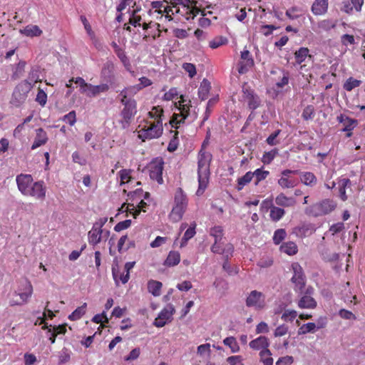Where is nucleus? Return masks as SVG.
Listing matches in <instances>:
<instances>
[{"instance_id":"obj_1","label":"nucleus","mask_w":365,"mask_h":365,"mask_svg":"<svg viewBox=\"0 0 365 365\" xmlns=\"http://www.w3.org/2000/svg\"><path fill=\"white\" fill-rule=\"evenodd\" d=\"M163 108L160 106H153L148 113V118L138 126V138L145 141L160 137L163 131Z\"/></svg>"},{"instance_id":"obj_2","label":"nucleus","mask_w":365,"mask_h":365,"mask_svg":"<svg viewBox=\"0 0 365 365\" xmlns=\"http://www.w3.org/2000/svg\"><path fill=\"white\" fill-rule=\"evenodd\" d=\"M133 97L134 95L124 88L118 96L123 106L119 114L120 119L118 120V123L123 129L128 128L130 126L137 113V102Z\"/></svg>"},{"instance_id":"obj_3","label":"nucleus","mask_w":365,"mask_h":365,"mask_svg":"<svg viewBox=\"0 0 365 365\" xmlns=\"http://www.w3.org/2000/svg\"><path fill=\"white\" fill-rule=\"evenodd\" d=\"M188 205L187 195L181 187H178L174 195V205L169 218L172 222H177L182 220Z\"/></svg>"},{"instance_id":"obj_4","label":"nucleus","mask_w":365,"mask_h":365,"mask_svg":"<svg viewBox=\"0 0 365 365\" xmlns=\"http://www.w3.org/2000/svg\"><path fill=\"white\" fill-rule=\"evenodd\" d=\"M203 155L204 153L200 155L197 163L198 188L196 191L197 196L203 195L209 182L210 166Z\"/></svg>"},{"instance_id":"obj_5","label":"nucleus","mask_w":365,"mask_h":365,"mask_svg":"<svg viewBox=\"0 0 365 365\" xmlns=\"http://www.w3.org/2000/svg\"><path fill=\"white\" fill-rule=\"evenodd\" d=\"M180 100L175 103L177 109L179 110L178 113H174L170 123L172 127L178 128V125L185 122V120L190 114V109L191 107L190 100L185 99L184 96H180Z\"/></svg>"},{"instance_id":"obj_6","label":"nucleus","mask_w":365,"mask_h":365,"mask_svg":"<svg viewBox=\"0 0 365 365\" xmlns=\"http://www.w3.org/2000/svg\"><path fill=\"white\" fill-rule=\"evenodd\" d=\"M34 82H36V81L32 79L29 81L26 80L19 83L14 90L10 103L15 107L21 106L26 101L27 94L32 88Z\"/></svg>"},{"instance_id":"obj_7","label":"nucleus","mask_w":365,"mask_h":365,"mask_svg":"<svg viewBox=\"0 0 365 365\" xmlns=\"http://www.w3.org/2000/svg\"><path fill=\"white\" fill-rule=\"evenodd\" d=\"M293 275L291 282L294 284V289L296 292H303L305 287L306 277L303 268L298 262H293L291 265Z\"/></svg>"},{"instance_id":"obj_8","label":"nucleus","mask_w":365,"mask_h":365,"mask_svg":"<svg viewBox=\"0 0 365 365\" xmlns=\"http://www.w3.org/2000/svg\"><path fill=\"white\" fill-rule=\"evenodd\" d=\"M164 162L162 158H155L148 165L149 175L151 180H155L158 184H163V170Z\"/></svg>"},{"instance_id":"obj_9","label":"nucleus","mask_w":365,"mask_h":365,"mask_svg":"<svg viewBox=\"0 0 365 365\" xmlns=\"http://www.w3.org/2000/svg\"><path fill=\"white\" fill-rule=\"evenodd\" d=\"M46 187L43 180L34 182L24 196L43 201L46 198Z\"/></svg>"},{"instance_id":"obj_10","label":"nucleus","mask_w":365,"mask_h":365,"mask_svg":"<svg viewBox=\"0 0 365 365\" xmlns=\"http://www.w3.org/2000/svg\"><path fill=\"white\" fill-rule=\"evenodd\" d=\"M336 207V204L334 200L325 199L319 203L313 205L312 210L314 216H319L330 213Z\"/></svg>"},{"instance_id":"obj_11","label":"nucleus","mask_w":365,"mask_h":365,"mask_svg":"<svg viewBox=\"0 0 365 365\" xmlns=\"http://www.w3.org/2000/svg\"><path fill=\"white\" fill-rule=\"evenodd\" d=\"M299 170L286 169L282 171L281 178L278 180V185L283 189L293 188L297 185V180L291 177V174L298 175Z\"/></svg>"},{"instance_id":"obj_12","label":"nucleus","mask_w":365,"mask_h":365,"mask_svg":"<svg viewBox=\"0 0 365 365\" xmlns=\"http://www.w3.org/2000/svg\"><path fill=\"white\" fill-rule=\"evenodd\" d=\"M255 65L254 59L250 52L244 49L241 51L240 61L238 63L237 71L240 74H245Z\"/></svg>"},{"instance_id":"obj_13","label":"nucleus","mask_w":365,"mask_h":365,"mask_svg":"<svg viewBox=\"0 0 365 365\" xmlns=\"http://www.w3.org/2000/svg\"><path fill=\"white\" fill-rule=\"evenodd\" d=\"M175 312V309L173 305L166 306L155 318L153 324L156 327H163L168 322H170L173 319V314Z\"/></svg>"},{"instance_id":"obj_14","label":"nucleus","mask_w":365,"mask_h":365,"mask_svg":"<svg viewBox=\"0 0 365 365\" xmlns=\"http://www.w3.org/2000/svg\"><path fill=\"white\" fill-rule=\"evenodd\" d=\"M17 187L21 193L24 195H26L29 187L34 182L32 176L29 174H19L16 178Z\"/></svg>"},{"instance_id":"obj_15","label":"nucleus","mask_w":365,"mask_h":365,"mask_svg":"<svg viewBox=\"0 0 365 365\" xmlns=\"http://www.w3.org/2000/svg\"><path fill=\"white\" fill-rule=\"evenodd\" d=\"M314 225L311 223H303L296 226L292 230V234L299 238H304L310 236L315 232Z\"/></svg>"},{"instance_id":"obj_16","label":"nucleus","mask_w":365,"mask_h":365,"mask_svg":"<svg viewBox=\"0 0 365 365\" xmlns=\"http://www.w3.org/2000/svg\"><path fill=\"white\" fill-rule=\"evenodd\" d=\"M243 95L250 110L257 109L260 105L259 97L250 88H243Z\"/></svg>"},{"instance_id":"obj_17","label":"nucleus","mask_w":365,"mask_h":365,"mask_svg":"<svg viewBox=\"0 0 365 365\" xmlns=\"http://www.w3.org/2000/svg\"><path fill=\"white\" fill-rule=\"evenodd\" d=\"M338 189L339 198L345 202L348 199L346 189H351L352 182L350 179L346 178H340L338 179Z\"/></svg>"},{"instance_id":"obj_18","label":"nucleus","mask_w":365,"mask_h":365,"mask_svg":"<svg viewBox=\"0 0 365 365\" xmlns=\"http://www.w3.org/2000/svg\"><path fill=\"white\" fill-rule=\"evenodd\" d=\"M329 0H314L311 11L315 16H322L328 11Z\"/></svg>"},{"instance_id":"obj_19","label":"nucleus","mask_w":365,"mask_h":365,"mask_svg":"<svg viewBox=\"0 0 365 365\" xmlns=\"http://www.w3.org/2000/svg\"><path fill=\"white\" fill-rule=\"evenodd\" d=\"M110 89V86L107 83H101L100 85H92L89 83L88 90L85 94L89 98L95 97L100 93H106Z\"/></svg>"},{"instance_id":"obj_20","label":"nucleus","mask_w":365,"mask_h":365,"mask_svg":"<svg viewBox=\"0 0 365 365\" xmlns=\"http://www.w3.org/2000/svg\"><path fill=\"white\" fill-rule=\"evenodd\" d=\"M234 250L233 245L232 244H227L224 247L221 245V242L215 241L214 244L211 247V251L214 253L225 255L226 258H228L229 255H231Z\"/></svg>"},{"instance_id":"obj_21","label":"nucleus","mask_w":365,"mask_h":365,"mask_svg":"<svg viewBox=\"0 0 365 365\" xmlns=\"http://www.w3.org/2000/svg\"><path fill=\"white\" fill-rule=\"evenodd\" d=\"M337 121L342 123L344 128L341 131H350L353 130L354 128L357 125V120L346 116L344 114H340L336 118Z\"/></svg>"},{"instance_id":"obj_22","label":"nucleus","mask_w":365,"mask_h":365,"mask_svg":"<svg viewBox=\"0 0 365 365\" xmlns=\"http://www.w3.org/2000/svg\"><path fill=\"white\" fill-rule=\"evenodd\" d=\"M36 137L31 145V150H35L38 147L45 145L48 141L46 132L41 128L36 130Z\"/></svg>"},{"instance_id":"obj_23","label":"nucleus","mask_w":365,"mask_h":365,"mask_svg":"<svg viewBox=\"0 0 365 365\" xmlns=\"http://www.w3.org/2000/svg\"><path fill=\"white\" fill-rule=\"evenodd\" d=\"M139 81L140 83L136 84L135 86L126 87L124 89L135 96L139 91L142 90L143 88L148 87L152 84L151 80L145 76L140 78Z\"/></svg>"},{"instance_id":"obj_24","label":"nucleus","mask_w":365,"mask_h":365,"mask_svg":"<svg viewBox=\"0 0 365 365\" xmlns=\"http://www.w3.org/2000/svg\"><path fill=\"white\" fill-rule=\"evenodd\" d=\"M269 346V339L264 336H260L257 339L252 340L250 342V348L255 350H264L268 349Z\"/></svg>"},{"instance_id":"obj_25","label":"nucleus","mask_w":365,"mask_h":365,"mask_svg":"<svg viewBox=\"0 0 365 365\" xmlns=\"http://www.w3.org/2000/svg\"><path fill=\"white\" fill-rule=\"evenodd\" d=\"M103 230L97 229L94 226L88 233V243L95 246L101 242L102 238Z\"/></svg>"},{"instance_id":"obj_26","label":"nucleus","mask_w":365,"mask_h":365,"mask_svg":"<svg viewBox=\"0 0 365 365\" xmlns=\"http://www.w3.org/2000/svg\"><path fill=\"white\" fill-rule=\"evenodd\" d=\"M21 34L28 37L40 36L43 31L37 25L29 24L20 30Z\"/></svg>"},{"instance_id":"obj_27","label":"nucleus","mask_w":365,"mask_h":365,"mask_svg":"<svg viewBox=\"0 0 365 365\" xmlns=\"http://www.w3.org/2000/svg\"><path fill=\"white\" fill-rule=\"evenodd\" d=\"M298 175H300V180L302 182L307 186L314 187L317 182V177L312 172L299 171Z\"/></svg>"},{"instance_id":"obj_28","label":"nucleus","mask_w":365,"mask_h":365,"mask_svg":"<svg viewBox=\"0 0 365 365\" xmlns=\"http://www.w3.org/2000/svg\"><path fill=\"white\" fill-rule=\"evenodd\" d=\"M352 6L348 1L343 2L342 11L346 14H350L354 9L356 11H361L364 4V0H350Z\"/></svg>"},{"instance_id":"obj_29","label":"nucleus","mask_w":365,"mask_h":365,"mask_svg":"<svg viewBox=\"0 0 365 365\" xmlns=\"http://www.w3.org/2000/svg\"><path fill=\"white\" fill-rule=\"evenodd\" d=\"M112 274L115 282L118 284L120 282L123 284L128 282L130 275L126 273L123 269L120 271L118 268L115 267H112Z\"/></svg>"},{"instance_id":"obj_30","label":"nucleus","mask_w":365,"mask_h":365,"mask_svg":"<svg viewBox=\"0 0 365 365\" xmlns=\"http://www.w3.org/2000/svg\"><path fill=\"white\" fill-rule=\"evenodd\" d=\"M275 202L277 205L288 207L295 205V200L293 197H288L284 193H280L275 198Z\"/></svg>"},{"instance_id":"obj_31","label":"nucleus","mask_w":365,"mask_h":365,"mask_svg":"<svg viewBox=\"0 0 365 365\" xmlns=\"http://www.w3.org/2000/svg\"><path fill=\"white\" fill-rule=\"evenodd\" d=\"M280 251L289 256H292L297 253L298 247L295 242L289 241L282 244L280 246Z\"/></svg>"},{"instance_id":"obj_32","label":"nucleus","mask_w":365,"mask_h":365,"mask_svg":"<svg viewBox=\"0 0 365 365\" xmlns=\"http://www.w3.org/2000/svg\"><path fill=\"white\" fill-rule=\"evenodd\" d=\"M196 226H197V224L195 222H192L190 227L187 229V230L184 233V235L182 238V240H181V245H180V247H183L185 246L187 241L189 240H190L191 238H192L195 234H196V231H195V228H196Z\"/></svg>"},{"instance_id":"obj_33","label":"nucleus","mask_w":365,"mask_h":365,"mask_svg":"<svg viewBox=\"0 0 365 365\" xmlns=\"http://www.w3.org/2000/svg\"><path fill=\"white\" fill-rule=\"evenodd\" d=\"M200 12L202 13V16L199 19L198 24L202 27L209 26L211 21L209 19L204 17L205 14H203V11L196 7H194L190 10V14L192 15L191 18L194 19ZM187 19H189V17Z\"/></svg>"},{"instance_id":"obj_34","label":"nucleus","mask_w":365,"mask_h":365,"mask_svg":"<svg viewBox=\"0 0 365 365\" xmlns=\"http://www.w3.org/2000/svg\"><path fill=\"white\" fill-rule=\"evenodd\" d=\"M180 261V253L176 251H170L165 261L164 264L168 267H173L178 264Z\"/></svg>"},{"instance_id":"obj_35","label":"nucleus","mask_w":365,"mask_h":365,"mask_svg":"<svg viewBox=\"0 0 365 365\" xmlns=\"http://www.w3.org/2000/svg\"><path fill=\"white\" fill-rule=\"evenodd\" d=\"M143 29L149 31V29H155L156 33L152 34L153 40H155L161 36L160 25L158 23L150 21L149 23H143Z\"/></svg>"},{"instance_id":"obj_36","label":"nucleus","mask_w":365,"mask_h":365,"mask_svg":"<svg viewBox=\"0 0 365 365\" xmlns=\"http://www.w3.org/2000/svg\"><path fill=\"white\" fill-rule=\"evenodd\" d=\"M210 90V84L207 80L204 79L198 89V96L202 101L207 98Z\"/></svg>"},{"instance_id":"obj_37","label":"nucleus","mask_w":365,"mask_h":365,"mask_svg":"<svg viewBox=\"0 0 365 365\" xmlns=\"http://www.w3.org/2000/svg\"><path fill=\"white\" fill-rule=\"evenodd\" d=\"M253 178H255V185H257L261 181L265 180L269 175L268 170H264L262 168L256 169L252 172Z\"/></svg>"},{"instance_id":"obj_38","label":"nucleus","mask_w":365,"mask_h":365,"mask_svg":"<svg viewBox=\"0 0 365 365\" xmlns=\"http://www.w3.org/2000/svg\"><path fill=\"white\" fill-rule=\"evenodd\" d=\"M246 304L247 307L259 310L265 307V302L263 298H247Z\"/></svg>"},{"instance_id":"obj_39","label":"nucleus","mask_w":365,"mask_h":365,"mask_svg":"<svg viewBox=\"0 0 365 365\" xmlns=\"http://www.w3.org/2000/svg\"><path fill=\"white\" fill-rule=\"evenodd\" d=\"M253 179V174L252 172L248 171L243 176L237 179V190H241L243 189V187L249 184L252 180Z\"/></svg>"},{"instance_id":"obj_40","label":"nucleus","mask_w":365,"mask_h":365,"mask_svg":"<svg viewBox=\"0 0 365 365\" xmlns=\"http://www.w3.org/2000/svg\"><path fill=\"white\" fill-rule=\"evenodd\" d=\"M162 286V283L158 281L150 280L148 283V291L154 297H158L160 294Z\"/></svg>"},{"instance_id":"obj_41","label":"nucleus","mask_w":365,"mask_h":365,"mask_svg":"<svg viewBox=\"0 0 365 365\" xmlns=\"http://www.w3.org/2000/svg\"><path fill=\"white\" fill-rule=\"evenodd\" d=\"M115 65L111 61L106 62L101 69V76L105 78H111L113 76Z\"/></svg>"},{"instance_id":"obj_42","label":"nucleus","mask_w":365,"mask_h":365,"mask_svg":"<svg viewBox=\"0 0 365 365\" xmlns=\"http://www.w3.org/2000/svg\"><path fill=\"white\" fill-rule=\"evenodd\" d=\"M309 49L305 47H301L294 53V58L297 64H302L309 56Z\"/></svg>"},{"instance_id":"obj_43","label":"nucleus","mask_w":365,"mask_h":365,"mask_svg":"<svg viewBox=\"0 0 365 365\" xmlns=\"http://www.w3.org/2000/svg\"><path fill=\"white\" fill-rule=\"evenodd\" d=\"M285 214V211L283 208L274 206L270 210L269 217L274 222H277L281 220Z\"/></svg>"},{"instance_id":"obj_44","label":"nucleus","mask_w":365,"mask_h":365,"mask_svg":"<svg viewBox=\"0 0 365 365\" xmlns=\"http://www.w3.org/2000/svg\"><path fill=\"white\" fill-rule=\"evenodd\" d=\"M133 170L131 169H122L118 172V176L120 179V185L128 183L133 179L132 173Z\"/></svg>"},{"instance_id":"obj_45","label":"nucleus","mask_w":365,"mask_h":365,"mask_svg":"<svg viewBox=\"0 0 365 365\" xmlns=\"http://www.w3.org/2000/svg\"><path fill=\"white\" fill-rule=\"evenodd\" d=\"M223 343L225 346H229L232 353H237L240 350V346L237 342L236 339L234 336H229L223 340Z\"/></svg>"},{"instance_id":"obj_46","label":"nucleus","mask_w":365,"mask_h":365,"mask_svg":"<svg viewBox=\"0 0 365 365\" xmlns=\"http://www.w3.org/2000/svg\"><path fill=\"white\" fill-rule=\"evenodd\" d=\"M298 305L302 309H312L317 306L314 298H300Z\"/></svg>"},{"instance_id":"obj_47","label":"nucleus","mask_w":365,"mask_h":365,"mask_svg":"<svg viewBox=\"0 0 365 365\" xmlns=\"http://www.w3.org/2000/svg\"><path fill=\"white\" fill-rule=\"evenodd\" d=\"M272 353L269 349L261 350L259 352L261 361L264 365H273L274 360L271 357Z\"/></svg>"},{"instance_id":"obj_48","label":"nucleus","mask_w":365,"mask_h":365,"mask_svg":"<svg viewBox=\"0 0 365 365\" xmlns=\"http://www.w3.org/2000/svg\"><path fill=\"white\" fill-rule=\"evenodd\" d=\"M278 154V149L274 148L268 152H264L262 155V161L264 164H270L276 155Z\"/></svg>"},{"instance_id":"obj_49","label":"nucleus","mask_w":365,"mask_h":365,"mask_svg":"<svg viewBox=\"0 0 365 365\" xmlns=\"http://www.w3.org/2000/svg\"><path fill=\"white\" fill-rule=\"evenodd\" d=\"M223 234V229L219 225L212 227L210 230V235L215 238L216 242H221Z\"/></svg>"},{"instance_id":"obj_50","label":"nucleus","mask_w":365,"mask_h":365,"mask_svg":"<svg viewBox=\"0 0 365 365\" xmlns=\"http://www.w3.org/2000/svg\"><path fill=\"white\" fill-rule=\"evenodd\" d=\"M361 83L359 80L354 79L352 77L349 78L344 83V88L347 91H351L354 88L359 87Z\"/></svg>"},{"instance_id":"obj_51","label":"nucleus","mask_w":365,"mask_h":365,"mask_svg":"<svg viewBox=\"0 0 365 365\" xmlns=\"http://www.w3.org/2000/svg\"><path fill=\"white\" fill-rule=\"evenodd\" d=\"M86 304L76 309L68 317V319L73 321L79 319L86 312Z\"/></svg>"},{"instance_id":"obj_52","label":"nucleus","mask_w":365,"mask_h":365,"mask_svg":"<svg viewBox=\"0 0 365 365\" xmlns=\"http://www.w3.org/2000/svg\"><path fill=\"white\" fill-rule=\"evenodd\" d=\"M71 354V351L67 348H63L58 354V364H63L69 361Z\"/></svg>"},{"instance_id":"obj_53","label":"nucleus","mask_w":365,"mask_h":365,"mask_svg":"<svg viewBox=\"0 0 365 365\" xmlns=\"http://www.w3.org/2000/svg\"><path fill=\"white\" fill-rule=\"evenodd\" d=\"M336 26V21L331 19H324L318 23V27L324 31H329Z\"/></svg>"},{"instance_id":"obj_54","label":"nucleus","mask_w":365,"mask_h":365,"mask_svg":"<svg viewBox=\"0 0 365 365\" xmlns=\"http://www.w3.org/2000/svg\"><path fill=\"white\" fill-rule=\"evenodd\" d=\"M227 43V39L223 36H217L210 41L209 46L210 48L215 49L221 46L225 45Z\"/></svg>"},{"instance_id":"obj_55","label":"nucleus","mask_w":365,"mask_h":365,"mask_svg":"<svg viewBox=\"0 0 365 365\" xmlns=\"http://www.w3.org/2000/svg\"><path fill=\"white\" fill-rule=\"evenodd\" d=\"M287 232L284 229L277 230L273 235V242L275 245H279L286 237Z\"/></svg>"},{"instance_id":"obj_56","label":"nucleus","mask_w":365,"mask_h":365,"mask_svg":"<svg viewBox=\"0 0 365 365\" xmlns=\"http://www.w3.org/2000/svg\"><path fill=\"white\" fill-rule=\"evenodd\" d=\"M70 82H74L76 84H78L80 87V92L83 94H85L88 90V86L89 83H86L85 80L81 77H77L76 78H72L70 80Z\"/></svg>"},{"instance_id":"obj_57","label":"nucleus","mask_w":365,"mask_h":365,"mask_svg":"<svg viewBox=\"0 0 365 365\" xmlns=\"http://www.w3.org/2000/svg\"><path fill=\"white\" fill-rule=\"evenodd\" d=\"M317 326L313 322H309L303 324L299 329V334H305L307 333H314Z\"/></svg>"},{"instance_id":"obj_58","label":"nucleus","mask_w":365,"mask_h":365,"mask_svg":"<svg viewBox=\"0 0 365 365\" xmlns=\"http://www.w3.org/2000/svg\"><path fill=\"white\" fill-rule=\"evenodd\" d=\"M314 108L313 106H307L303 110L302 117L304 120H311L314 118Z\"/></svg>"},{"instance_id":"obj_59","label":"nucleus","mask_w":365,"mask_h":365,"mask_svg":"<svg viewBox=\"0 0 365 365\" xmlns=\"http://www.w3.org/2000/svg\"><path fill=\"white\" fill-rule=\"evenodd\" d=\"M182 68L185 70V72L188 73L190 78H192L196 75V67L193 63H184L182 66Z\"/></svg>"},{"instance_id":"obj_60","label":"nucleus","mask_w":365,"mask_h":365,"mask_svg":"<svg viewBox=\"0 0 365 365\" xmlns=\"http://www.w3.org/2000/svg\"><path fill=\"white\" fill-rule=\"evenodd\" d=\"M281 133V130L278 129L272 133L269 137L266 139V142L268 145L273 146L279 143V141L277 140V138Z\"/></svg>"},{"instance_id":"obj_61","label":"nucleus","mask_w":365,"mask_h":365,"mask_svg":"<svg viewBox=\"0 0 365 365\" xmlns=\"http://www.w3.org/2000/svg\"><path fill=\"white\" fill-rule=\"evenodd\" d=\"M178 132L175 131L174 135L173 138L170 140L168 146V150L169 152H174L177 150L179 144V140L178 138Z\"/></svg>"},{"instance_id":"obj_62","label":"nucleus","mask_w":365,"mask_h":365,"mask_svg":"<svg viewBox=\"0 0 365 365\" xmlns=\"http://www.w3.org/2000/svg\"><path fill=\"white\" fill-rule=\"evenodd\" d=\"M274 206L272 198H266L261 202L260 210L262 212H267L269 210H271Z\"/></svg>"},{"instance_id":"obj_63","label":"nucleus","mask_w":365,"mask_h":365,"mask_svg":"<svg viewBox=\"0 0 365 365\" xmlns=\"http://www.w3.org/2000/svg\"><path fill=\"white\" fill-rule=\"evenodd\" d=\"M139 11L138 9H135L133 11L132 16L129 19V23L132 24L133 26H140V21H141V16L139 15H136V13Z\"/></svg>"},{"instance_id":"obj_64","label":"nucleus","mask_w":365,"mask_h":365,"mask_svg":"<svg viewBox=\"0 0 365 365\" xmlns=\"http://www.w3.org/2000/svg\"><path fill=\"white\" fill-rule=\"evenodd\" d=\"M108 321L109 319L107 317L106 311H103L101 314H96L92 319V322L96 324L108 323Z\"/></svg>"}]
</instances>
